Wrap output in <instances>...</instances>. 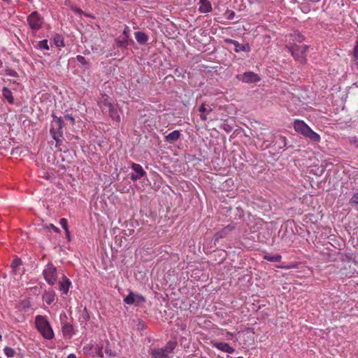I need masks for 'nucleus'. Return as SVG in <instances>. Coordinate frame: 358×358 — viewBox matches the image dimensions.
<instances>
[{
	"instance_id": "obj_1",
	"label": "nucleus",
	"mask_w": 358,
	"mask_h": 358,
	"mask_svg": "<svg viewBox=\"0 0 358 358\" xmlns=\"http://www.w3.org/2000/svg\"><path fill=\"white\" fill-rule=\"evenodd\" d=\"M35 327L41 335L47 340H52L54 336V331L48 320V318L43 315H36L35 317Z\"/></svg>"
},
{
	"instance_id": "obj_2",
	"label": "nucleus",
	"mask_w": 358,
	"mask_h": 358,
	"mask_svg": "<svg viewBox=\"0 0 358 358\" xmlns=\"http://www.w3.org/2000/svg\"><path fill=\"white\" fill-rule=\"evenodd\" d=\"M294 130L309 138L310 141L315 143H319L321 140L320 136L315 132L304 121L300 120H296L294 122Z\"/></svg>"
},
{
	"instance_id": "obj_3",
	"label": "nucleus",
	"mask_w": 358,
	"mask_h": 358,
	"mask_svg": "<svg viewBox=\"0 0 358 358\" xmlns=\"http://www.w3.org/2000/svg\"><path fill=\"white\" fill-rule=\"evenodd\" d=\"M292 56L297 62L303 64L306 62V53L308 50V46L306 45H296L288 43L286 45Z\"/></svg>"
},
{
	"instance_id": "obj_4",
	"label": "nucleus",
	"mask_w": 358,
	"mask_h": 358,
	"mask_svg": "<svg viewBox=\"0 0 358 358\" xmlns=\"http://www.w3.org/2000/svg\"><path fill=\"white\" fill-rule=\"evenodd\" d=\"M27 21L30 29L37 31L42 27L44 19L38 12L33 11L27 16Z\"/></svg>"
},
{
	"instance_id": "obj_5",
	"label": "nucleus",
	"mask_w": 358,
	"mask_h": 358,
	"mask_svg": "<svg viewBox=\"0 0 358 358\" xmlns=\"http://www.w3.org/2000/svg\"><path fill=\"white\" fill-rule=\"evenodd\" d=\"M43 274L45 281L50 285L56 283L57 280V268L52 264H48L43 271Z\"/></svg>"
},
{
	"instance_id": "obj_6",
	"label": "nucleus",
	"mask_w": 358,
	"mask_h": 358,
	"mask_svg": "<svg viewBox=\"0 0 358 358\" xmlns=\"http://www.w3.org/2000/svg\"><path fill=\"white\" fill-rule=\"evenodd\" d=\"M236 77L238 80L245 83H256L261 80L260 76L252 71L238 74Z\"/></svg>"
},
{
	"instance_id": "obj_7",
	"label": "nucleus",
	"mask_w": 358,
	"mask_h": 358,
	"mask_svg": "<svg viewBox=\"0 0 358 358\" xmlns=\"http://www.w3.org/2000/svg\"><path fill=\"white\" fill-rule=\"evenodd\" d=\"M145 299L144 296L139 294L130 292L129 294L124 299V302L128 305L136 304L138 305L145 302Z\"/></svg>"
},
{
	"instance_id": "obj_8",
	"label": "nucleus",
	"mask_w": 358,
	"mask_h": 358,
	"mask_svg": "<svg viewBox=\"0 0 358 358\" xmlns=\"http://www.w3.org/2000/svg\"><path fill=\"white\" fill-rule=\"evenodd\" d=\"M131 169L134 171V173L131 175V179L133 181L141 179L146 174V172L143 170L142 166L138 164L132 163Z\"/></svg>"
},
{
	"instance_id": "obj_9",
	"label": "nucleus",
	"mask_w": 358,
	"mask_h": 358,
	"mask_svg": "<svg viewBox=\"0 0 358 358\" xmlns=\"http://www.w3.org/2000/svg\"><path fill=\"white\" fill-rule=\"evenodd\" d=\"M210 344H211L212 347L215 348L217 350L222 351L224 352L232 354L234 352V348L231 347L227 343L211 341Z\"/></svg>"
},
{
	"instance_id": "obj_10",
	"label": "nucleus",
	"mask_w": 358,
	"mask_h": 358,
	"mask_svg": "<svg viewBox=\"0 0 358 358\" xmlns=\"http://www.w3.org/2000/svg\"><path fill=\"white\" fill-rule=\"evenodd\" d=\"M98 104L102 112L107 113L108 108L112 107L113 103L107 95H102L101 98L98 101Z\"/></svg>"
},
{
	"instance_id": "obj_11",
	"label": "nucleus",
	"mask_w": 358,
	"mask_h": 358,
	"mask_svg": "<svg viewBox=\"0 0 358 358\" xmlns=\"http://www.w3.org/2000/svg\"><path fill=\"white\" fill-rule=\"evenodd\" d=\"M119 108L117 104H112V107L108 108L107 112L109 114L110 117L116 121L117 122H120L121 120L120 116L119 115Z\"/></svg>"
},
{
	"instance_id": "obj_12",
	"label": "nucleus",
	"mask_w": 358,
	"mask_h": 358,
	"mask_svg": "<svg viewBox=\"0 0 358 358\" xmlns=\"http://www.w3.org/2000/svg\"><path fill=\"white\" fill-rule=\"evenodd\" d=\"M71 285V280L66 276L63 275L62 280L59 282V290L62 294H67Z\"/></svg>"
},
{
	"instance_id": "obj_13",
	"label": "nucleus",
	"mask_w": 358,
	"mask_h": 358,
	"mask_svg": "<svg viewBox=\"0 0 358 358\" xmlns=\"http://www.w3.org/2000/svg\"><path fill=\"white\" fill-rule=\"evenodd\" d=\"M226 41L234 45V50L236 52L241 51L249 52L250 50L248 44H241L237 41L233 39H227Z\"/></svg>"
},
{
	"instance_id": "obj_14",
	"label": "nucleus",
	"mask_w": 358,
	"mask_h": 358,
	"mask_svg": "<svg viewBox=\"0 0 358 358\" xmlns=\"http://www.w3.org/2000/svg\"><path fill=\"white\" fill-rule=\"evenodd\" d=\"M199 11L201 13H208L212 10V6L208 0H199Z\"/></svg>"
},
{
	"instance_id": "obj_15",
	"label": "nucleus",
	"mask_w": 358,
	"mask_h": 358,
	"mask_svg": "<svg viewBox=\"0 0 358 358\" xmlns=\"http://www.w3.org/2000/svg\"><path fill=\"white\" fill-rule=\"evenodd\" d=\"M151 355L154 358H170V355L162 348L152 349Z\"/></svg>"
},
{
	"instance_id": "obj_16",
	"label": "nucleus",
	"mask_w": 358,
	"mask_h": 358,
	"mask_svg": "<svg viewBox=\"0 0 358 358\" xmlns=\"http://www.w3.org/2000/svg\"><path fill=\"white\" fill-rule=\"evenodd\" d=\"M62 332L65 337L71 338L74 334V329L71 324L65 322L62 324Z\"/></svg>"
},
{
	"instance_id": "obj_17",
	"label": "nucleus",
	"mask_w": 358,
	"mask_h": 358,
	"mask_svg": "<svg viewBox=\"0 0 358 358\" xmlns=\"http://www.w3.org/2000/svg\"><path fill=\"white\" fill-rule=\"evenodd\" d=\"M55 292L53 290H48L43 294V300L48 305L52 304L55 299Z\"/></svg>"
},
{
	"instance_id": "obj_18",
	"label": "nucleus",
	"mask_w": 358,
	"mask_h": 358,
	"mask_svg": "<svg viewBox=\"0 0 358 358\" xmlns=\"http://www.w3.org/2000/svg\"><path fill=\"white\" fill-rule=\"evenodd\" d=\"M232 230V228L230 226H227L220 231H217L214 236L215 242H217L220 239L223 238L227 236L228 233Z\"/></svg>"
},
{
	"instance_id": "obj_19",
	"label": "nucleus",
	"mask_w": 358,
	"mask_h": 358,
	"mask_svg": "<svg viewBox=\"0 0 358 358\" xmlns=\"http://www.w3.org/2000/svg\"><path fill=\"white\" fill-rule=\"evenodd\" d=\"M180 136V132L178 130H175L166 136V141L169 143H173L176 141Z\"/></svg>"
},
{
	"instance_id": "obj_20",
	"label": "nucleus",
	"mask_w": 358,
	"mask_h": 358,
	"mask_svg": "<svg viewBox=\"0 0 358 358\" xmlns=\"http://www.w3.org/2000/svg\"><path fill=\"white\" fill-rule=\"evenodd\" d=\"M135 37L137 42L140 44H145L148 40V36L142 31L136 32Z\"/></svg>"
},
{
	"instance_id": "obj_21",
	"label": "nucleus",
	"mask_w": 358,
	"mask_h": 358,
	"mask_svg": "<svg viewBox=\"0 0 358 358\" xmlns=\"http://www.w3.org/2000/svg\"><path fill=\"white\" fill-rule=\"evenodd\" d=\"M2 94L3 96L10 103H13L14 99L12 94L11 91L8 88L4 87L2 89Z\"/></svg>"
},
{
	"instance_id": "obj_22",
	"label": "nucleus",
	"mask_w": 358,
	"mask_h": 358,
	"mask_svg": "<svg viewBox=\"0 0 358 358\" xmlns=\"http://www.w3.org/2000/svg\"><path fill=\"white\" fill-rule=\"evenodd\" d=\"M290 37L293 41L299 43L304 41V36L298 31H294L293 34H290Z\"/></svg>"
},
{
	"instance_id": "obj_23",
	"label": "nucleus",
	"mask_w": 358,
	"mask_h": 358,
	"mask_svg": "<svg viewBox=\"0 0 358 358\" xmlns=\"http://www.w3.org/2000/svg\"><path fill=\"white\" fill-rule=\"evenodd\" d=\"M129 39L122 36L116 39V43L119 48H127L129 45Z\"/></svg>"
},
{
	"instance_id": "obj_24",
	"label": "nucleus",
	"mask_w": 358,
	"mask_h": 358,
	"mask_svg": "<svg viewBox=\"0 0 358 358\" xmlns=\"http://www.w3.org/2000/svg\"><path fill=\"white\" fill-rule=\"evenodd\" d=\"M281 255H265L264 257V259L271 262H278L281 260Z\"/></svg>"
},
{
	"instance_id": "obj_25",
	"label": "nucleus",
	"mask_w": 358,
	"mask_h": 358,
	"mask_svg": "<svg viewBox=\"0 0 358 358\" xmlns=\"http://www.w3.org/2000/svg\"><path fill=\"white\" fill-rule=\"evenodd\" d=\"M177 345V343L176 341H169L164 348H162L165 351H166L169 355L173 351Z\"/></svg>"
},
{
	"instance_id": "obj_26",
	"label": "nucleus",
	"mask_w": 358,
	"mask_h": 358,
	"mask_svg": "<svg viewBox=\"0 0 358 358\" xmlns=\"http://www.w3.org/2000/svg\"><path fill=\"white\" fill-rule=\"evenodd\" d=\"M59 224L62 226V227L64 229V230L65 231L66 237L69 239V238H70V232H69V228H68V221H67V220L66 218H61L60 220H59Z\"/></svg>"
},
{
	"instance_id": "obj_27",
	"label": "nucleus",
	"mask_w": 358,
	"mask_h": 358,
	"mask_svg": "<svg viewBox=\"0 0 358 358\" xmlns=\"http://www.w3.org/2000/svg\"><path fill=\"white\" fill-rule=\"evenodd\" d=\"M53 40L56 46L63 47L64 45L63 38L60 35L57 34Z\"/></svg>"
},
{
	"instance_id": "obj_28",
	"label": "nucleus",
	"mask_w": 358,
	"mask_h": 358,
	"mask_svg": "<svg viewBox=\"0 0 358 358\" xmlns=\"http://www.w3.org/2000/svg\"><path fill=\"white\" fill-rule=\"evenodd\" d=\"M3 352L8 358H12L15 355V351L10 347H6Z\"/></svg>"
},
{
	"instance_id": "obj_29",
	"label": "nucleus",
	"mask_w": 358,
	"mask_h": 358,
	"mask_svg": "<svg viewBox=\"0 0 358 358\" xmlns=\"http://www.w3.org/2000/svg\"><path fill=\"white\" fill-rule=\"evenodd\" d=\"M38 47L41 50H49V45L48 43V40H42L38 42Z\"/></svg>"
},
{
	"instance_id": "obj_30",
	"label": "nucleus",
	"mask_w": 358,
	"mask_h": 358,
	"mask_svg": "<svg viewBox=\"0 0 358 358\" xmlns=\"http://www.w3.org/2000/svg\"><path fill=\"white\" fill-rule=\"evenodd\" d=\"M211 110V108L210 107L207 108L204 103H202L199 108L201 113H209Z\"/></svg>"
},
{
	"instance_id": "obj_31",
	"label": "nucleus",
	"mask_w": 358,
	"mask_h": 358,
	"mask_svg": "<svg viewBox=\"0 0 358 358\" xmlns=\"http://www.w3.org/2000/svg\"><path fill=\"white\" fill-rule=\"evenodd\" d=\"M131 30L128 26H125L122 32V37L129 40Z\"/></svg>"
},
{
	"instance_id": "obj_32",
	"label": "nucleus",
	"mask_w": 358,
	"mask_h": 358,
	"mask_svg": "<svg viewBox=\"0 0 358 358\" xmlns=\"http://www.w3.org/2000/svg\"><path fill=\"white\" fill-rule=\"evenodd\" d=\"M50 134L52 137L56 141L57 145L59 141V137L61 136V135L55 131L54 129H50Z\"/></svg>"
},
{
	"instance_id": "obj_33",
	"label": "nucleus",
	"mask_w": 358,
	"mask_h": 358,
	"mask_svg": "<svg viewBox=\"0 0 358 358\" xmlns=\"http://www.w3.org/2000/svg\"><path fill=\"white\" fill-rule=\"evenodd\" d=\"M299 263H292L287 265L281 266L280 268L285 269H290V268H297Z\"/></svg>"
},
{
	"instance_id": "obj_34",
	"label": "nucleus",
	"mask_w": 358,
	"mask_h": 358,
	"mask_svg": "<svg viewBox=\"0 0 358 358\" xmlns=\"http://www.w3.org/2000/svg\"><path fill=\"white\" fill-rule=\"evenodd\" d=\"M350 204H358V192L355 193L350 200Z\"/></svg>"
},
{
	"instance_id": "obj_35",
	"label": "nucleus",
	"mask_w": 358,
	"mask_h": 358,
	"mask_svg": "<svg viewBox=\"0 0 358 358\" xmlns=\"http://www.w3.org/2000/svg\"><path fill=\"white\" fill-rule=\"evenodd\" d=\"M5 73L7 76H13V77H16L17 76V72L13 70V69H6L5 71Z\"/></svg>"
},
{
	"instance_id": "obj_36",
	"label": "nucleus",
	"mask_w": 358,
	"mask_h": 358,
	"mask_svg": "<svg viewBox=\"0 0 358 358\" xmlns=\"http://www.w3.org/2000/svg\"><path fill=\"white\" fill-rule=\"evenodd\" d=\"M76 59H77V61H78L80 64H81L82 65H85V64H87V61H86L85 58L83 56H82V55H78V56L76 57Z\"/></svg>"
},
{
	"instance_id": "obj_37",
	"label": "nucleus",
	"mask_w": 358,
	"mask_h": 358,
	"mask_svg": "<svg viewBox=\"0 0 358 358\" xmlns=\"http://www.w3.org/2000/svg\"><path fill=\"white\" fill-rule=\"evenodd\" d=\"M21 264V260L20 259H15L12 262V266L14 268H17L18 266Z\"/></svg>"
},
{
	"instance_id": "obj_38",
	"label": "nucleus",
	"mask_w": 358,
	"mask_h": 358,
	"mask_svg": "<svg viewBox=\"0 0 358 358\" xmlns=\"http://www.w3.org/2000/svg\"><path fill=\"white\" fill-rule=\"evenodd\" d=\"M227 18L228 20H232V19H234V16H235V13H234V11H232V10H228V11L227 12Z\"/></svg>"
},
{
	"instance_id": "obj_39",
	"label": "nucleus",
	"mask_w": 358,
	"mask_h": 358,
	"mask_svg": "<svg viewBox=\"0 0 358 358\" xmlns=\"http://www.w3.org/2000/svg\"><path fill=\"white\" fill-rule=\"evenodd\" d=\"M95 349H96V353H97L98 356L100 357H103V353H102L101 348H100L99 346H96L95 348Z\"/></svg>"
},
{
	"instance_id": "obj_40",
	"label": "nucleus",
	"mask_w": 358,
	"mask_h": 358,
	"mask_svg": "<svg viewBox=\"0 0 358 358\" xmlns=\"http://www.w3.org/2000/svg\"><path fill=\"white\" fill-rule=\"evenodd\" d=\"M65 120L70 121L71 122V124H74L75 120H74L73 117L71 115H66L65 116Z\"/></svg>"
},
{
	"instance_id": "obj_41",
	"label": "nucleus",
	"mask_w": 358,
	"mask_h": 358,
	"mask_svg": "<svg viewBox=\"0 0 358 358\" xmlns=\"http://www.w3.org/2000/svg\"><path fill=\"white\" fill-rule=\"evenodd\" d=\"M49 228H51L56 233H59V231H60L59 229L57 227H55L53 224H50L49 225Z\"/></svg>"
},
{
	"instance_id": "obj_42",
	"label": "nucleus",
	"mask_w": 358,
	"mask_h": 358,
	"mask_svg": "<svg viewBox=\"0 0 358 358\" xmlns=\"http://www.w3.org/2000/svg\"><path fill=\"white\" fill-rule=\"evenodd\" d=\"M106 352L107 355H108L110 357H114L115 355V354L114 352H113L111 350H106Z\"/></svg>"
},
{
	"instance_id": "obj_43",
	"label": "nucleus",
	"mask_w": 358,
	"mask_h": 358,
	"mask_svg": "<svg viewBox=\"0 0 358 358\" xmlns=\"http://www.w3.org/2000/svg\"><path fill=\"white\" fill-rule=\"evenodd\" d=\"M352 143L355 147L358 148V138H354V139L352 141Z\"/></svg>"
},
{
	"instance_id": "obj_44",
	"label": "nucleus",
	"mask_w": 358,
	"mask_h": 358,
	"mask_svg": "<svg viewBox=\"0 0 358 358\" xmlns=\"http://www.w3.org/2000/svg\"><path fill=\"white\" fill-rule=\"evenodd\" d=\"M200 118L201 120H202L203 121H206L207 120V116L205 113H201L200 115Z\"/></svg>"
},
{
	"instance_id": "obj_45",
	"label": "nucleus",
	"mask_w": 358,
	"mask_h": 358,
	"mask_svg": "<svg viewBox=\"0 0 358 358\" xmlns=\"http://www.w3.org/2000/svg\"><path fill=\"white\" fill-rule=\"evenodd\" d=\"M57 123L59 127L61 128L62 127V120L60 118H58L57 120Z\"/></svg>"
},
{
	"instance_id": "obj_46",
	"label": "nucleus",
	"mask_w": 358,
	"mask_h": 358,
	"mask_svg": "<svg viewBox=\"0 0 358 358\" xmlns=\"http://www.w3.org/2000/svg\"><path fill=\"white\" fill-rule=\"evenodd\" d=\"M67 358H76V356L74 354H70Z\"/></svg>"
},
{
	"instance_id": "obj_47",
	"label": "nucleus",
	"mask_w": 358,
	"mask_h": 358,
	"mask_svg": "<svg viewBox=\"0 0 358 358\" xmlns=\"http://www.w3.org/2000/svg\"><path fill=\"white\" fill-rule=\"evenodd\" d=\"M227 334H228V335H230V336H232V334H230L229 332H227Z\"/></svg>"
},
{
	"instance_id": "obj_48",
	"label": "nucleus",
	"mask_w": 358,
	"mask_h": 358,
	"mask_svg": "<svg viewBox=\"0 0 358 358\" xmlns=\"http://www.w3.org/2000/svg\"><path fill=\"white\" fill-rule=\"evenodd\" d=\"M237 358H243V357H237Z\"/></svg>"
},
{
	"instance_id": "obj_49",
	"label": "nucleus",
	"mask_w": 358,
	"mask_h": 358,
	"mask_svg": "<svg viewBox=\"0 0 358 358\" xmlns=\"http://www.w3.org/2000/svg\"><path fill=\"white\" fill-rule=\"evenodd\" d=\"M357 286H358V283H357Z\"/></svg>"
}]
</instances>
